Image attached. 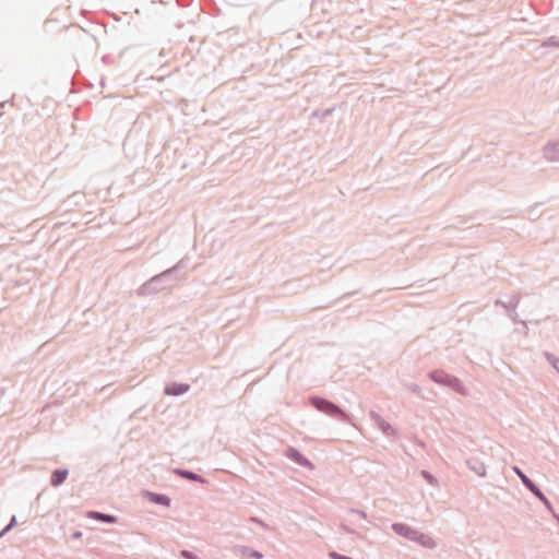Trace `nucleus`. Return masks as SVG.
Segmentation results:
<instances>
[{
	"label": "nucleus",
	"instance_id": "17",
	"mask_svg": "<svg viewBox=\"0 0 559 559\" xmlns=\"http://www.w3.org/2000/svg\"><path fill=\"white\" fill-rule=\"evenodd\" d=\"M545 357L549 361V364L554 367V369L559 373V358L555 355L546 352Z\"/></svg>",
	"mask_w": 559,
	"mask_h": 559
},
{
	"label": "nucleus",
	"instance_id": "4",
	"mask_svg": "<svg viewBox=\"0 0 559 559\" xmlns=\"http://www.w3.org/2000/svg\"><path fill=\"white\" fill-rule=\"evenodd\" d=\"M512 471L519 476L523 486L532 492L544 506L545 508L554 513L552 504L549 499L543 493V491L536 486V484L527 477V475L519 467L513 466Z\"/></svg>",
	"mask_w": 559,
	"mask_h": 559
},
{
	"label": "nucleus",
	"instance_id": "7",
	"mask_svg": "<svg viewBox=\"0 0 559 559\" xmlns=\"http://www.w3.org/2000/svg\"><path fill=\"white\" fill-rule=\"evenodd\" d=\"M233 551L236 556H239L240 558H245V559H262L263 558L262 552L251 549L248 546L235 545L233 547Z\"/></svg>",
	"mask_w": 559,
	"mask_h": 559
},
{
	"label": "nucleus",
	"instance_id": "10",
	"mask_svg": "<svg viewBox=\"0 0 559 559\" xmlns=\"http://www.w3.org/2000/svg\"><path fill=\"white\" fill-rule=\"evenodd\" d=\"M189 390V384L174 382L165 386L164 393L166 395L179 396L187 393Z\"/></svg>",
	"mask_w": 559,
	"mask_h": 559
},
{
	"label": "nucleus",
	"instance_id": "16",
	"mask_svg": "<svg viewBox=\"0 0 559 559\" xmlns=\"http://www.w3.org/2000/svg\"><path fill=\"white\" fill-rule=\"evenodd\" d=\"M467 464H468L469 469L473 471L476 475H478V476L486 475V467L483 463L467 461Z\"/></svg>",
	"mask_w": 559,
	"mask_h": 559
},
{
	"label": "nucleus",
	"instance_id": "25",
	"mask_svg": "<svg viewBox=\"0 0 559 559\" xmlns=\"http://www.w3.org/2000/svg\"><path fill=\"white\" fill-rule=\"evenodd\" d=\"M496 305L501 306L507 312L511 310L510 307H509L508 301L506 302V301H503L501 299H497L496 300Z\"/></svg>",
	"mask_w": 559,
	"mask_h": 559
},
{
	"label": "nucleus",
	"instance_id": "21",
	"mask_svg": "<svg viewBox=\"0 0 559 559\" xmlns=\"http://www.w3.org/2000/svg\"><path fill=\"white\" fill-rule=\"evenodd\" d=\"M423 477L431 485L437 484V479L427 471H421Z\"/></svg>",
	"mask_w": 559,
	"mask_h": 559
},
{
	"label": "nucleus",
	"instance_id": "28",
	"mask_svg": "<svg viewBox=\"0 0 559 559\" xmlns=\"http://www.w3.org/2000/svg\"><path fill=\"white\" fill-rule=\"evenodd\" d=\"M508 313L513 322H518V313L515 312V310H510L508 311Z\"/></svg>",
	"mask_w": 559,
	"mask_h": 559
},
{
	"label": "nucleus",
	"instance_id": "11",
	"mask_svg": "<svg viewBox=\"0 0 559 559\" xmlns=\"http://www.w3.org/2000/svg\"><path fill=\"white\" fill-rule=\"evenodd\" d=\"M68 474H69V472L66 468L55 469L50 477V484L53 487H58V486L62 485L66 481Z\"/></svg>",
	"mask_w": 559,
	"mask_h": 559
},
{
	"label": "nucleus",
	"instance_id": "19",
	"mask_svg": "<svg viewBox=\"0 0 559 559\" xmlns=\"http://www.w3.org/2000/svg\"><path fill=\"white\" fill-rule=\"evenodd\" d=\"M543 46H547V47H556L558 48L559 47V37H556V36H551L549 37L544 44Z\"/></svg>",
	"mask_w": 559,
	"mask_h": 559
},
{
	"label": "nucleus",
	"instance_id": "31",
	"mask_svg": "<svg viewBox=\"0 0 559 559\" xmlns=\"http://www.w3.org/2000/svg\"><path fill=\"white\" fill-rule=\"evenodd\" d=\"M287 286H288V285L286 284V285H284V287H283V288H285V289H287V290L289 292V289L287 288Z\"/></svg>",
	"mask_w": 559,
	"mask_h": 559
},
{
	"label": "nucleus",
	"instance_id": "23",
	"mask_svg": "<svg viewBox=\"0 0 559 559\" xmlns=\"http://www.w3.org/2000/svg\"><path fill=\"white\" fill-rule=\"evenodd\" d=\"M349 514H357L358 516H360L361 519L364 520H367L368 519V515L365 511L362 510H358V509H350L348 511Z\"/></svg>",
	"mask_w": 559,
	"mask_h": 559
},
{
	"label": "nucleus",
	"instance_id": "27",
	"mask_svg": "<svg viewBox=\"0 0 559 559\" xmlns=\"http://www.w3.org/2000/svg\"><path fill=\"white\" fill-rule=\"evenodd\" d=\"M342 528H343V531H344V532H346L347 534H352V535H356V534H357V532H356L354 528H352V527H349V526H347V525H343V526H342Z\"/></svg>",
	"mask_w": 559,
	"mask_h": 559
},
{
	"label": "nucleus",
	"instance_id": "20",
	"mask_svg": "<svg viewBox=\"0 0 559 559\" xmlns=\"http://www.w3.org/2000/svg\"><path fill=\"white\" fill-rule=\"evenodd\" d=\"M508 304L511 310H515L520 304V298L518 296H511L508 300Z\"/></svg>",
	"mask_w": 559,
	"mask_h": 559
},
{
	"label": "nucleus",
	"instance_id": "15",
	"mask_svg": "<svg viewBox=\"0 0 559 559\" xmlns=\"http://www.w3.org/2000/svg\"><path fill=\"white\" fill-rule=\"evenodd\" d=\"M175 473L177 475H179L180 477L188 479V480H192V481H197V483H201V484L207 483L204 477H202L201 475H199L197 473L188 471V469H176Z\"/></svg>",
	"mask_w": 559,
	"mask_h": 559
},
{
	"label": "nucleus",
	"instance_id": "29",
	"mask_svg": "<svg viewBox=\"0 0 559 559\" xmlns=\"http://www.w3.org/2000/svg\"><path fill=\"white\" fill-rule=\"evenodd\" d=\"M8 104H12V102H10V100L1 102L0 103V108H5V105H8Z\"/></svg>",
	"mask_w": 559,
	"mask_h": 559
},
{
	"label": "nucleus",
	"instance_id": "12",
	"mask_svg": "<svg viewBox=\"0 0 559 559\" xmlns=\"http://www.w3.org/2000/svg\"><path fill=\"white\" fill-rule=\"evenodd\" d=\"M447 388L453 390L454 392H456L457 394H460L462 396H467L469 393L468 389L455 376L452 377V379L450 380L449 385Z\"/></svg>",
	"mask_w": 559,
	"mask_h": 559
},
{
	"label": "nucleus",
	"instance_id": "14",
	"mask_svg": "<svg viewBox=\"0 0 559 559\" xmlns=\"http://www.w3.org/2000/svg\"><path fill=\"white\" fill-rule=\"evenodd\" d=\"M87 518L109 524H114L117 522V518L115 515L102 513L98 511H90L87 513Z\"/></svg>",
	"mask_w": 559,
	"mask_h": 559
},
{
	"label": "nucleus",
	"instance_id": "1",
	"mask_svg": "<svg viewBox=\"0 0 559 559\" xmlns=\"http://www.w3.org/2000/svg\"><path fill=\"white\" fill-rule=\"evenodd\" d=\"M187 266V260L181 259L173 267L154 275L144 284H142L138 290V296H151L155 295L164 289H169L180 281L185 278V275H179V272Z\"/></svg>",
	"mask_w": 559,
	"mask_h": 559
},
{
	"label": "nucleus",
	"instance_id": "22",
	"mask_svg": "<svg viewBox=\"0 0 559 559\" xmlns=\"http://www.w3.org/2000/svg\"><path fill=\"white\" fill-rule=\"evenodd\" d=\"M181 557L185 559H199V557L190 550L183 549L180 551Z\"/></svg>",
	"mask_w": 559,
	"mask_h": 559
},
{
	"label": "nucleus",
	"instance_id": "8",
	"mask_svg": "<svg viewBox=\"0 0 559 559\" xmlns=\"http://www.w3.org/2000/svg\"><path fill=\"white\" fill-rule=\"evenodd\" d=\"M543 154L548 162H559V141L548 142L543 150Z\"/></svg>",
	"mask_w": 559,
	"mask_h": 559
},
{
	"label": "nucleus",
	"instance_id": "9",
	"mask_svg": "<svg viewBox=\"0 0 559 559\" xmlns=\"http://www.w3.org/2000/svg\"><path fill=\"white\" fill-rule=\"evenodd\" d=\"M428 377L435 383H437L439 385L448 386L449 382L453 376L445 372L442 369H436V370H432L431 372H429Z\"/></svg>",
	"mask_w": 559,
	"mask_h": 559
},
{
	"label": "nucleus",
	"instance_id": "30",
	"mask_svg": "<svg viewBox=\"0 0 559 559\" xmlns=\"http://www.w3.org/2000/svg\"><path fill=\"white\" fill-rule=\"evenodd\" d=\"M80 536H81V533H80V532H76V533L74 534V537H80Z\"/></svg>",
	"mask_w": 559,
	"mask_h": 559
},
{
	"label": "nucleus",
	"instance_id": "6",
	"mask_svg": "<svg viewBox=\"0 0 559 559\" xmlns=\"http://www.w3.org/2000/svg\"><path fill=\"white\" fill-rule=\"evenodd\" d=\"M369 417L386 437H396L397 431L384 418L374 411L369 412Z\"/></svg>",
	"mask_w": 559,
	"mask_h": 559
},
{
	"label": "nucleus",
	"instance_id": "5",
	"mask_svg": "<svg viewBox=\"0 0 559 559\" xmlns=\"http://www.w3.org/2000/svg\"><path fill=\"white\" fill-rule=\"evenodd\" d=\"M284 455L298 466L306 467L310 471L314 469V465L311 463V461L294 447H288Z\"/></svg>",
	"mask_w": 559,
	"mask_h": 559
},
{
	"label": "nucleus",
	"instance_id": "18",
	"mask_svg": "<svg viewBox=\"0 0 559 559\" xmlns=\"http://www.w3.org/2000/svg\"><path fill=\"white\" fill-rule=\"evenodd\" d=\"M16 524V518L13 515L9 522V524L0 532V536H4L8 532H10L14 525Z\"/></svg>",
	"mask_w": 559,
	"mask_h": 559
},
{
	"label": "nucleus",
	"instance_id": "2",
	"mask_svg": "<svg viewBox=\"0 0 559 559\" xmlns=\"http://www.w3.org/2000/svg\"><path fill=\"white\" fill-rule=\"evenodd\" d=\"M308 401L309 404L318 412L331 417L332 419L343 424H353L350 416L334 402L318 395H310Z\"/></svg>",
	"mask_w": 559,
	"mask_h": 559
},
{
	"label": "nucleus",
	"instance_id": "26",
	"mask_svg": "<svg viewBox=\"0 0 559 559\" xmlns=\"http://www.w3.org/2000/svg\"><path fill=\"white\" fill-rule=\"evenodd\" d=\"M406 386L414 393L421 392V388L418 384H407Z\"/></svg>",
	"mask_w": 559,
	"mask_h": 559
},
{
	"label": "nucleus",
	"instance_id": "32",
	"mask_svg": "<svg viewBox=\"0 0 559 559\" xmlns=\"http://www.w3.org/2000/svg\"><path fill=\"white\" fill-rule=\"evenodd\" d=\"M2 115H3V114L1 112V114H0V118L2 117Z\"/></svg>",
	"mask_w": 559,
	"mask_h": 559
},
{
	"label": "nucleus",
	"instance_id": "3",
	"mask_svg": "<svg viewBox=\"0 0 559 559\" xmlns=\"http://www.w3.org/2000/svg\"><path fill=\"white\" fill-rule=\"evenodd\" d=\"M392 530L396 535L404 537L407 540L419 544L420 546H423L427 549H435L437 547V543L435 542V539L432 537L412 527L408 524L393 523Z\"/></svg>",
	"mask_w": 559,
	"mask_h": 559
},
{
	"label": "nucleus",
	"instance_id": "24",
	"mask_svg": "<svg viewBox=\"0 0 559 559\" xmlns=\"http://www.w3.org/2000/svg\"><path fill=\"white\" fill-rule=\"evenodd\" d=\"M332 111H333V108L325 109L322 112H320L319 110H316L313 112V116H318V117L324 118V117L330 116L332 114Z\"/></svg>",
	"mask_w": 559,
	"mask_h": 559
},
{
	"label": "nucleus",
	"instance_id": "13",
	"mask_svg": "<svg viewBox=\"0 0 559 559\" xmlns=\"http://www.w3.org/2000/svg\"><path fill=\"white\" fill-rule=\"evenodd\" d=\"M145 495L148 498V500L153 503L164 506V507L170 506V498L167 497L166 495L151 492V491H146Z\"/></svg>",
	"mask_w": 559,
	"mask_h": 559
}]
</instances>
